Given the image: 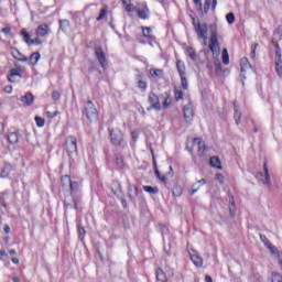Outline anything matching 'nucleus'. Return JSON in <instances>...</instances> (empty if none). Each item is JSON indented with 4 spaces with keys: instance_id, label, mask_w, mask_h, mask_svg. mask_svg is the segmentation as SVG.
<instances>
[{
    "instance_id": "5fc2aeb1",
    "label": "nucleus",
    "mask_w": 282,
    "mask_h": 282,
    "mask_svg": "<svg viewBox=\"0 0 282 282\" xmlns=\"http://www.w3.org/2000/svg\"><path fill=\"white\" fill-rule=\"evenodd\" d=\"M29 45H43V41H41V39L39 37H35V39H32V43Z\"/></svg>"
},
{
    "instance_id": "4be33fe9",
    "label": "nucleus",
    "mask_w": 282,
    "mask_h": 282,
    "mask_svg": "<svg viewBox=\"0 0 282 282\" xmlns=\"http://www.w3.org/2000/svg\"><path fill=\"white\" fill-rule=\"evenodd\" d=\"M70 28L72 23L69 22V20H59V30H62V32H67Z\"/></svg>"
},
{
    "instance_id": "cd10ccee",
    "label": "nucleus",
    "mask_w": 282,
    "mask_h": 282,
    "mask_svg": "<svg viewBox=\"0 0 282 282\" xmlns=\"http://www.w3.org/2000/svg\"><path fill=\"white\" fill-rule=\"evenodd\" d=\"M197 184H199L200 186H204L206 184L205 178H202L192 185V188L194 189L191 191L189 195H194L195 193H197V191H199V186H197Z\"/></svg>"
},
{
    "instance_id": "6e6d98bb",
    "label": "nucleus",
    "mask_w": 282,
    "mask_h": 282,
    "mask_svg": "<svg viewBox=\"0 0 282 282\" xmlns=\"http://www.w3.org/2000/svg\"><path fill=\"white\" fill-rule=\"evenodd\" d=\"M52 99L53 100H59L61 99V93H58L57 90H54L52 93Z\"/></svg>"
},
{
    "instance_id": "864d4df0",
    "label": "nucleus",
    "mask_w": 282,
    "mask_h": 282,
    "mask_svg": "<svg viewBox=\"0 0 282 282\" xmlns=\"http://www.w3.org/2000/svg\"><path fill=\"white\" fill-rule=\"evenodd\" d=\"M171 102H172L171 97H166L163 102V109H169V107H171Z\"/></svg>"
},
{
    "instance_id": "37998d69",
    "label": "nucleus",
    "mask_w": 282,
    "mask_h": 282,
    "mask_svg": "<svg viewBox=\"0 0 282 282\" xmlns=\"http://www.w3.org/2000/svg\"><path fill=\"white\" fill-rule=\"evenodd\" d=\"M272 282H282L281 273L272 272Z\"/></svg>"
},
{
    "instance_id": "a878e982",
    "label": "nucleus",
    "mask_w": 282,
    "mask_h": 282,
    "mask_svg": "<svg viewBox=\"0 0 282 282\" xmlns=\"http://www.w3.org/2000/svg\"><path fill=\"white\" fill-rule=\"evenodd\" d=\"M209 164L210 166H213L214 169H219L221 170V161L219 160V158L217 156H212L209 160Z\"/></svg>"
},
{
    "instance_id": "49530a36",
    "label": "nucleus",
    "mask_w": 282,
    "mask_h": 282,
    "mask_svg": "<svg viewBox=\"0 0 282 282\" xmlns=\"http://www.w3.org/2000/svg\"><path fill=\"white\" fill-rule=\"evenodd\" d=\"M181 83H182L183 89H188V79H186V75L181 76Z\"/></svg>"
},
{
    "instance_id": "f704fd0d",
    "label": "nucleus",
    "mask_w": 282,
    "mask_h": 282,
    "mask_svg": "<svg viewBox=\"0 0 282 282\" xmlns=\"http://www.w3.org/2000/svg\"><path fill=\"white\" fill-rule=\"evenodd\" d=\"M230 63V55H228V50H223V64L228 65Z\"/></svg>"
},
{
    "instance_id": "4c0bfd02",
    "label": "nucleus",
    "mask_w": 282,
    "mask_h": 282,
    "mask_svg": "<svg viewBox=\"0 0 282 282\" xmlns=\"http://www.w3.org/2000/svg\"><path fill=\"white\" fill-rule=\"evenodd\" d=\"M175 100L180 102L184 98V93L180 89L174 90Z\"/></svg>"
},
{
    "instance_id": "3c124183",
    "label": "nucleus",
    "mask_w": 282,
    "mask_h": 282,
    "mask_svg": "<svg viewBox=\"0 0 282 282\" xmlns=\"http://www.w3.org/2000/svg\"><path fill=\"white\" fill-rule=\"evenodd\" d=\"M8 175H10V167L4 166L3 170L1 171L0 176L1 177H8Z\"/></svg>"
},
{
    "instance_id": "7ed1b4c3",
    "label": "nucleus",
    "mask_w": 282,
    "mask_h": 282,
    "mask_svg": "<svg viewBox=\"0 0 282 282\" xmlns=\"http://www.w3.org/2000/svg\"><path fill=\"white\" fill-rule=\"evenodd\" d=\"M78 140L76 137L72 135L66 138L65 141V151L70 160L74 161L75 158H78Z\"/></svg>"
},
{
    "instance_id": "2f4dec72",
    "label": "nucleus",
    "mask_w": 282,
    "mask_h": 282,
    "mask_svg": "<svg viewBox=\"0 0 282 282\" xmlns=\"http://www.w3.org/2000/svg\"><path fill=\"white\" fill-rule=\"evenodd\" d=\"M229 202H230L229 213L232 217L235 216V196H232L231 194H229Z\"/></svg>"
},
{
    "instance_id": "0e129e2a",
    "label": "nucleus",
    "mask_w": 282,
    "mask_h": 282,
    "mask_svg": "<svg viewBox=\"0 0 282 282\" xmlns=\"http://www.w3.org/2000/svg\"><path fill=\"white\" fill-rule=\"evenodd\" d=\"M195 6H199V10H202V0H194Z\"/></svg>"
},
{
    "instance_id": "0eeeda50",
    "label": "nucleus",
    "mask_w": 282,
    "mask_h": 282,
    "mask_svg": "<svg viewBox=\"0 0 282 282\" xmlns=\"http://www.w3.org/2000/svg\"><path fill=\"white\" fill-rule=\"evenodd\" d=\"M272 44L275 47V72L280 78L282 77V58H281V46H279V42L272 40Z\"/></svg>"
},
{
    "instance_id": "603ef678",
    "label": "nucleus",
    "mask_w": 282,
    "mask_h": 282,
    "mask_svg": "<svg viewBox=\"0 0 282 282\" xmlns=\"http://www.w3.org/2000/svg\"><path fill=\"white\" fill-rule=\"evenodd\" d=\"M210 1L212 0H205L204 14H208V10H210Z\"/></svg>"
},
{
    "instance_id": "9d476101",
    "label": "nucleus",
    "mask_w": 282,
    "mask_h": 282,
    "mask_svg": "<svg viewBox=\"0 0 282 282\" xmlns=\"http://www.w3.org/2000/svg\"><path fill=\"white\" fill-rule=\"evenodd\" d=\"M95 56H96L99 65L102 67V69H106L107 68V55H105L102 47H100V46L95 47Z\"/></svg>"
},
{
    "instance_id": "c85d7f7f",
    "label": "nucleus",
    "mask_w": 282,
    "mask_h": 282,
    "mask_svg": "<svg viewBox=\"0 0 282 282\" xmlns=\"http://www.w3.org/2000/svg\"><path fill=\"white\" fill-rule=\"evenodd\" d=\"M112 192L113 195H120V193H122V185H120V182H113L112 183Z\"/></svg>"
},
{
    "instance_id": "ea45409f",
    "label": "nucleus",
    "mask_w": 282,
    "mask_h": 282,
    "mask_svg": "<svg viewBox=\"0 0 282 282\" xmlns=\"http://www.w3.org/2000/svg\"><path fill=\"white\" fill-rule=\"evenodd\" d=\"M187 54L192 61H195L197 58V54L195 53V50L193 47L187 48Z\"/></svg>"
},
{
    "instance_id": "e433bc0d",
    "label": "nucleus",
    "mask_w": 282,
    "mask_h": 282,
    "mask_svg": "<svg viewBox=\"0 0 282 282\" xmlns=\"http://www.w3.org/2000/svg\"><path fill=\"white\" fill-rule=\"evenodd\" d=\"M257 47H259L258 43L251 45L250 58H257Z\"/></svg>"
},
{
    "instance_id": "6ab92c4d",
    "label": "nucleus",
    "mask_w": 282,
    "mask_h": 282,
    "mask_svg": "<svg viewBox=\"0 0 282 282\" xmlns=\"http://www.w3.org/2000/svg\"><path fill=\"white\" fill-rule=\"evenodd\" d=\"M12 54H13V58H15V61H20V63H28V57H25L23 54H21V52H19V50L13 48Z\"/></svg>"
},
{
    "instance_id": "72a5a7b5",
    "label": "nucleus",
    "mask_w": 282,
    "mask_h": 282,
    "mask_svg": "<svg viewBox=\"0 0 282 282\" xmlns=\"http://www.w3.org/2000/svg\"><path fill=\"white\" fill-rule=\"evenodd\" d=\"M143 191H145V193H150V195H156V193H159L158 187H153L149 185L143 186Z\"/></svg>"
},
{
    "instance_id": "f257e3e1",
    "label": "nucleus",
    "mask_w": 282,
    "mask_h": 282,
    "mask_svg": "<svg viewBox=\"0 0 282 282\" xmlns=\"http://www.w3.org/2000/svg\"><path fill=\"white\" fill-rule=\"evenodd\" d=\"M210 39L208 48L213 54V63L216 67V73L221 72V61H219V54H221V47H219V33L217 31V24H210Z\"/></svg>"
},
{
    "instance_id": "f8f14e48",
    "label": "nucleus",
    "mask_w": 282,
    "mask_h": 282,
    "mask_svg": "<svg viewBox=\"0 0 282 282\" xmlns=\"http://www.w3.org/2000/svg\"><path fill=\"white\" fill-rule=\"evenodd\" d=\"M183 113H184L185 122L187 124H191V122H193V118L195 116V112L193 111V105L188 104V105L184 106Z\"/></svg>"
},
{
    "instance_id": "aec40b11",
    "label": "nucleus",
    "mask_w": 282,
    "mask_h": 282,
    "mask_svg": "<svg viewBox=\"0 0 282 282\" xmlns=\"http://www.w3.org/2000/svg\"><path fill=\"white\" fill-rule=\"evenodd\" d=\"M176 68H177L180 77L186 76V65L184 64V62L177 61Z\"/></svg>"
},
{
    "instance_id": "e2e57ef3",
    "label": "nucleus",
    "mask_w": 282,
    "mask_h": 282,
    "mask_svg": "<svg viewBox=\"0 0 282 282\" xmlns=\"http://www.w3.org/2000/svg\"><path fill=\"white\" fill-rule=\"evenodd\" d=\"M4 91H6V94H11L12 93V86H6Z\"/></svg>"
},
{
    "instance_id": "c9c22d12",
    "label": "nucleus",
    "mask_w": 282,
    "mask_h": 282,
    "mask_svg": "<svg viewBox=\"0 0 282 282\" xmlns=\"http://www.w3.org/2000/svg\"><path fill=\"white\" fill-rule=\"evenodd\" d=\"M162 74V69H150V75L152 78H161Z\"/></svg>"
},
{
    "instance_id": "9b49d317",
    "label": "nucleus",
    "mask_w": 282,
    "mask_h": 282,
    "mask_svg": "<svg viewBox=\"0 0 282 282\" xmlns=\"http://www.w3.org/2000/svg\"><path fill=\"white\" fill-rule=\"evenodd\" d=\"M148 102L151 104V109L160 111L162 109V104H160V97L155 93H150L148 97Z\"/></svg>"
},
{
    "instance_id": "bf43d9fd",
    "label": "nucleus",
    "mask_w": 282,
    "mask_h": 282,
    "mask_svg": "<svg viewBox=\"0 0 282 282\" xmlns=\"http://www.w3.org/2000/svg\"><path fill=\"white\" fill-rule=\"evenodd\" d=\"M135 80H137V83H140V80H144V74L138 73V74L135 75Z\"/></svg>"
},
{
    "instance_id": "a211bd4d",
    "label": "nucleus",
    "mask_w": 282,
    "mask_h": 282,
    "mask_svg": "<svg viewBox=\"0 0 282 282\" xmlns=\"http://www.w3.org/2000/svg\"><path fill=\"white\" fill-rule=\"evenodd\" d=\"M260 241H262V243H264V246L271 250V252L274 254V252H276L275 248L272 246V243H270V240L268 239V237H265V235L260 234Z\"/></svg>"
},
{
    "instance_id": "79ce46f5",
    "label": "nucleus",
    "mask_w": 282,
    "mask_h": 282,
    "mask_svg": "<svg viewBox=\"0 0 282 282\" xmlns=\"http://www.w3.org/2000/svg\"><path fill=\"white\" fill-rule=\"evenodd\" d=\"M77 230H78V237L80 241H83L85 239V234H86L85 228H83L82 226H78Z\"/></svg>"
},
{
    "instance_id": "5701e85b",
    "label": "nucleus",
    "mask_w": 282,
    "mask_h": 282,
    "mask_svg": "<svg viewBox=\"0 0 282 282\" xmlns=\"http://www.w3.org/2000/svg\"><path fill=\"white\" fill-rule=\"evenodd\" d=\"M7 140L9 144H17L19 142V133L11 132L8 134Z\"/></svg>"
},
{
    "instance_id": "09e8293b",
    "label": "nucleus",
    "mask_w": 282,
    "mask_h": 282,
    "mask_svg": "<svg viewBox=\"0 0 282 282\" xmlns=\"http://www.w3.org/2000/svg\"><path fill=\"white\" fill-rule=\"evenodd\" d=\"M156 280L158 281H164V271H162V269H159L156 271Z\"/></svg>"
},
{
    "instance_id": "6e6552de",
    "label": "nucleus",
    "mask_w": 282,
    "mask_h": 282,
    "mask_svg": "<svg viewBox=\"0 0 282 282\" xmlns=\"http://www.w3.org/2000/svg\"><path fill=\"white\" fill-rule=\"evenodd\" d=\"M263 171H264V174L262 172H259L256 174V177L259 180V182H262V184H265L267 186H272V181L270 178V173L268 171L267 163H264L263 165Z\"/></svg>"
},
{
    "instance_id": "2eb2a0df",
    "label": "nucleus",
    "mask_w": 282,
    "mask_h": 282,
    "mask_svg": "<svg viewBox=\"0 0 282 282\" xmlns=\"http://www.w3.org/2000/svg\"><path fill=\"white\" fill-rule=\"evenodd\" d=\"M36 36H47L50 34V25L40 24L35 31Z\"/></svg>"
},
{
    "instance_id": "b1692460",
    "label": "nucleus",
    "mask_w": 282,
    "mask_h": 282,
    "mask_svg": "<svg viewBox=\"0 0 282 282\" xmlns=\"http://www.w3.org/2000/svg\"><path fill=\"white\" fill-rule=\"evenodd\" d=\"M20 34L22 35V39L24 41V43H26V45H30L32 43V35H30V33H28V30L22 29Z\"/></svg>"
},
{
    "instance_id": "bb28decb",
    "label": "nucleus",
    "mask_w": 282,
    "mask_h": 282,
    "mask_svg": "<svg viewBox=\"0 0 282 282\" xmlns=\"http://www.w3.org/2000/svg\"><path fill=\"white\" fill-rule=\"evenodd\" d=\"M39 61H41V54L39 52L32 53L29 58V63L31 65H36L39 63Z\"/></svg>"
},
{
    "instance_id": "a18cd8bd",
    "label": "nucleus",
    "mask_w": 282,
    "mask_h": 282,
    "mask_svg": "<svg viewBox=\"0 0 282 282\" xmlns=\"http://www.w3.org/2000/svg\"><path fill=\"white\" fill-rule=\"evenodd\" d=\"M36 127H45V119L41 117H35Z\"/></svg>"
},
{
    "instance_id": "4d7b16f0",
    "label": "nucleus",
    "mask_w": 282,
    "mask_h": 282,
    "mask_svg": "<svg viewBox=\"0 0 282 282\" xmlns=\"http://www.w3.org/2000/svg\"><path fill=\"white\" fill-rule=\"evenodd\" d=\"M96 62H89L88 72H96Z\"/></svg>"
},
{
    "instance_id": "052dcab7",
    "label": "nucleus",
    "mask_w": 282,
    "mask_h": 282,
    "mask_svg": "<svg viewBox=\"0 0 282 282\" xmlns=\"http://www.w3.org/2000/svg\"><path fill=\"white\" fill-rule=\"evenodd\" d=\"M216 180L219 184H224V174H216Z\"/></svg>"
},
{
    "instance_id": "423d86ee",
    "label": "nucleus",
    "mask_w": 282,
    "mask_h": 282,
    "mask_svg": "<svg viewBox=\"0 0 282 282\" xmlns=\"http://www.w3.org/2000/svg\"><path fill=\"white\" fill-rule=\"evenodd\" d=\"M193 25L197 39H206V36H208V30L210 31V25L208 26L206 23H200V21L196 20L195 18H193Z\"/></svg>"
},
{
    "instance_id": "4468645a",
    "label": "nucleus",
    "mask_w": 282,
    "mask_h": 282,
    "mask_svg": "<svg viewBox=\"0 0 282 282\" xmlns=\"http://www.w3.org/2000/svg\"><path fill=\"white\" fill-rule=\"evenodd\" d=\"M138 186L132 185L131 183H128V197L130 199V202H135V199H138Z\"/></svg>"
},
{
    "instance_id": "f03ea898",
    "label": "nucleus",
    "mask_w": 282,
    "mask_h": 282,
    "mask_svg": "<svg viewBox=\"0 0 282 282\" xmlns=\"http://www.w3.org/2000/svg\"><path fill=\"white\" fill-rule=\"evenodd\" d=\"M69 182V186H70V195L66 196L64 199V206L65 208H78V198L74 197L72 194L73 193H78V188H80V184H78V182L76 181H72V178H69V176H64L62 178V182Z\"/></svg>"
},
{
    "instance_id": "774afa93",
    "label": "nucleus",
    "mask_w": 282,
    "mask_h": 282,
    "mask_svg": "<svg viewBox=\"0 0 282 282\" xmlns=\"http://www.w3.org/2000/svg\"><path fill=\"white\" fill-rule=\"evenodd\" d=\"M205 282H213V278L210 275L205 276Z\"/></svg>"
},
{
    "instance_id": "39448f33",
    "label": "nucleus",
    "mask_w": 282,
    "mask_h": 282,
    "mask_svg": "<svg viewBox=\"0 0 282 282\" xmlns=\"http://www.w3.org/2000/svg\"><path fill=\"white\" fill-rule=\"evenodd\" d=\"M110 142L113 147H127V142H124V137L122 135V131L118 128L110 129Z\"/></svg>"
},
{
    "instance_id": "7c9ffc66",
    "label": "nucleus",
    "mask_w": 282,
    "mask_h": 282,
    "mask_svg": "<svg viewBox=\"0 0 282 282\" xmlns=\"http://www.w3.org/2000/svg\"><path fill=\"white\" fill-rule=\"evenodd\" d=\"M234 111H235L234 118H235L236 124H239V121L241 120V111H239V108L237 107L236 104L234 106Z\"/></svg>"
},
{
    "instance_id": "680f3d73",
    "label": "nucleus",
    "mask_w": 282,
    "mask_h": 282,
    "mask_svg": "<svg viewBox=\"0 0 282 282\" xmlns=\"http://www.w3.org/2000/svg\"><path fill=\"white\" fill-rule=\"evenodd\" d=\"M2 32H3V34H10V32H12V28H10V26L3 28Z\"/></svg>"
},
{
    "instance_id": "c756f323",
    "label": "nucleus",
    "mask_w": 282,
    "mask_h": 282,
    "mask_svg": "<svg viewBox=\"0 0 282 282\" xmlns=\"http://www.w3.org/2000/svg\"><path fill=\"white\" fill-rule=\"evenodd\" d=\"M154 173H155V176L158 177V180H160V182H162V184H167L169 177H166V175L160 174V170L155 169Z\"/></svg>"
},
{
    "instance_id": "13d9d810",
    "label": "nucleus",
    "mask_w": 282,
    "mask_h": 282,
    "mask_svg": "<svg viewBox=\"0 0 282 282\" xmlns=\"http://www.w3.org/2000/svg\"><path fill=\"white\" fill-rule=\"evenodd\" d=\"M133 10H135V7L132 3L126 6V12H133Z\"/></svg>"
},
{
    "instance_id": "de8ad7c7",
    "label": "nucleus",
    "mask_w": 282,
    "mask_h": 282,
    "mask_svg": "<svg viewBox=\"0 0 282 282\" xmlns=\"http://www.w3.org/2000/svg\"><path fill=\"white\" fill-rule=\"evenodd\" d=\"M9 196H10V192H2V193H0V202H1V204H3L6 202V199H8Z\"/></svg>"
},
{
    "instance_id": "473e14b6",
    "label": "nucleus",
    "mask_w": 282,
    "mask_h": 282,
    "mask_svg": "<svg viewBox=\"0 0 282 282\" xmlns=\"http://www.w3.org/2000/svg\"><path fill=\"white\" fill-rule=\"evenodd\" d=\"M137 87L141 89V91H147L149 85L147 84L145 79H140L139 82H137Z\"/></svg>"
},
{
    "instance_id": "338daca9",
    "label": "nucleus",
    "mask_w": 282,
    "mask_h": 282,
    "mask_svg": "<svg viewBox=\"0 0 282 282\" xmlns=\"http://www.w3.org/2000/svg\"><path fill=\"white\" fill-rule=\"evenodd\" d=\"M121 206H123V208H127V199L121 198Z\"/></svg>"
},
{
    "instance_id": "ddd939ff",
    "label": "nucleus",
    "mask_w": 282,
    "mask_h": 282,
    "mask_svg": "<svg viewBox=\"0 0 282 282\" xmlns=\"http://www.w3.org/2000/svg\"><path fill=\"white\" fill-rule=\"evenodd\" d=\"M193 144H197L198 155L200 158H204V155H206V151L208 149V148H206V143L204 141H202V139H199V138H194Z\"/></svg>"
},
{
    "instance_id": "f3484780",
    "label": "nucleus",
    "mask_w": 282,
    "mask_h": 282,
    "mask_svg": "<svg viewBox=\"0 0 282 282\" xmlns=\"http://www.w3.org/2000/svg\"><path fill=\"white\" fill-rule=\"evenodd\" d=\"M137 14L139 19H142L143 21H147V19H149V14H151V11L149 10V7H147V3H144V10H138Z\"/></svg>"
},
{
    "instance_id": "20e7f679",
    "label": "nucleus",
    "mask_w": 282,
    "mask_h": 282,
    "mask_svg": "<svg viewBox=\"0 0 282 282\" xmlns=\"http://www.w3.org/2000/svg\"><path fill=\"white\" fill-rule=\"evenodd\" d=\"M83 113L88 122H96V120H98V110L96 109L93 100L85 102Z\"/></svg>"
},
{
    "instance_id": "1a4fd4ad",
    "label": "nucleus",
    "mask_w": 282,
    "mask_h": 282,
    "mask_svg": "<svg viewBox=\"0 0 282 282\" xmlns=\"http://www.w3.org/2000/svg\"><path fill=\"white\" fill-rule=\"evenodd\" d=\"M189 259L196 268H202L204 265V259H202V256H199V252L195 249L188 250Z\"/></svg>"
},
{
    "instance_id": "8fccbe9b",
    "label": "nucleus",
    "mask_w": 282,
    "mask_h": 282,
    "mask_svg": "<svg viewBox=\"0 0 282 282\" xmlns=\"http://www.w3.org/2000/svg\"><path fill=\"white\" fill-rule=\"evenodd\" d=\"M105 17H107V9H101L99 17L96 19V21H102V19H105Z\"/></svg>"
},
{
    "instance_id": "dca6fc26",
    "label": "nucleus",
    "mask_w": 282,
    "mask_h": 282,
    "mask_svg": "<svg viewBox=\"0 0 282 282\" xmlns=\"http://www.w3.org/2000/svg\"><path fill=\"white\" fill-rule=\"evenodd\" d=\"M21 102L24 107H30L34 102V95H32V93H26L21 97Z\"/></svg>"
},
{
    "instance_id": "412c9836",
    "label": "nucleus",
    "mask_w": 282,
    "mask_h": 282,
    "mask_svg": "<svg viewBox=\"0 0 282 282\" xmlns=\"http://www.w3.org/2000/svg\"><path fill=\"white\" fill-rule=\"evenodd\" d=\"M251 65L250 62L247 59V57H242L240 59V72L243 75V73L246 72V69H250Z\"/></svg>"
},
{
    "instance_id": "c03bdc74",
    "label": "nucleus",
    "mask_w": 282,
    "mask_h": 282,
    "mask_svg": "<svg viewBox=\"0 0 282 282\" xmlns=\"http://www.w3.org/2000/svg\"><path fill=\"white\" fill-rule=\"evenodd\" d=\"M142 32H143V36H144L145 39H151V28L144 26V28L142 29Z\"/></svg>"
},
{
    "instance_id": "69168bd1",
    "label": "nucleus",
    "mask_w": 282,
    "mask_h": 282,
    "mask_svg": "<svg viewBox=\"0 0 282 282\" xmlns=\"http://www.w3.org/2000/svg\"><path fill=\"white\" fill-rule=\"evenodd\" d=\"M4 232L6 235H10V226L4 225Z\"/></svg>"
},
{
    "instance_id": "a19ab883",
    "label": "nucleus",
    "mask_w": 282,
    "mask_h": 282,
    "mask_svg": "<svg viewBox=\"0 0 282 282\" xmlns=\"http://www.w3.org/2000/svg\"><path fill=\"white\" fill-rule=\"evenodd\" d=\"M116 163H117V166H119V169H124V159L122 156H117Z\"/></svg>"
},
{
    "instance_id": "58836bf2",
    "label": "nucleus",
    "mask_w": 282,
    "mask_h": 282,
    "mask_svg": "<svg viewBox=\"0 0 282 282\" xmlns=\"http://www.w3.org/2000/svg\"><path fill=\"white\" fill-rule=\"evenodd\" d=\"M226 20H227V23H229V25H232V23H235V13L232 12H229L227 15H226Z\"/></svg>"
},
{
    "instance_id": "393cba45",
    "label": "nucleus",
    "mask_w": 282,
    "mask_h": 282,
    "mask_svg": "<svg viewBox=\"0 0 282 282\" xmlns=\"http://www.w3.org/2000/svg\"><path fill=\"white\" fill-rule=\"evenodd\" d=\"M15 76H19L21 78V70L20 69H17V68H12L10 70V74L8 76V80L9 83H14V77Z\"/></svg>"
}]
</instances>
